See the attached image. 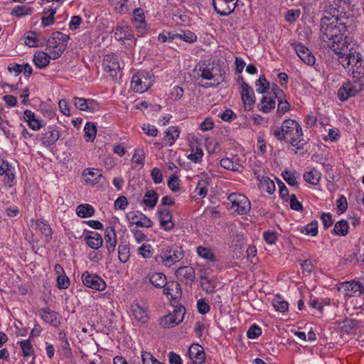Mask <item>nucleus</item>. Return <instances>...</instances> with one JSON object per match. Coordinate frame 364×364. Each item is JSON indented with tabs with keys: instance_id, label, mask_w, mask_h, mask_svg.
I'll list each match as a JSON object with an SVG mask.
<instances>
[{
	"instance_id": "f257e3e1",
	"label": "nucleus",
	"mask_w": 364,
	"mask_h": 364,
	"mask_svg": "<svg viewBox=\"0 0 364 364\" xmlns=\"http://www.w3.org/2000/svg\"><path fill=\"white\" fill-rule=\"evenodd\" d=\"M347 21L348 18L334 15L325 16L321 20V38L328 43V47L335 53L349 50L352 38L345 36L348 31Z\"/></svg>"
},
{
	"instance_id": "f03ea898",
	"label": "nucleus",
	"mask_w": 364,
	"mask_h": 364,
	"mask_svg": "<svg viewBox=\"0 0 364 364\" xmlns=\"http://www.w3.org/2000/svg\"><path fill=\"white\" fill-rule=\"evenodd\" d=\"M272 133L278 140H285L298 148L303 136L300 124L296 120L291 119L284 120L280 127L272 130Z\"/></svg>"
},
{
	"instance_id": "7ed1b4c3",
	"label": "nucleus",
	"mask_w": 364,
	"mask_h": 364,
	"mask_svg": "<svg viewBox=\"0 0 364 364\" xmlns=\"http://www.w3.org/2000/svg\"><path fill=\"white\" fill-rule=\"evenodd\" d=\"M158 252L154 256V260L165 267L173 266L184 257L183 248L174 245L161 244Z\"/></svg>"
},
{
	"instance_id": "20e7f679",
	"label": "nucleus",
	"mask_w": 364,
	"mask_h": 364,
	"mask_svg": "<svg viewBox=\"0 0 364 364\" xmlns=\"http://www.w3.org/2000/svg\"><path fill=\"white\" fill-rule=\"evenodd\" d=\"M338 60L353 78L359 79L364 75V60L359 53L349 50L344 53H336Z\"/></svg>"
},
{
	"instance_id": "39448f33",
	"label": "nucleus",
	"mask_w": 364,
	"mask_h": 364,
	"mask_svg": "<svg viewBox=\"0 0 364 364\" xmlns=\"http://www.w3.org/2000/svg\"><path fill=\"white\" fill-rule=\"evenodd\" d=\"M69 36L61 32H55L48 38L47 43V50L53 56V59L58 58L65 51Z\"/></svg>"
},
{
	"instance_id": "423d86ee",
	"label": "nucleus",
	"mask_w": 364,
	"mask_h": 364,
	"mask_svg": "<svg viewBox=\"0 0 364 364\" xmlns=\"http://www.w3.org/2000/svg\"><path fill=\"white\" fill-rule=\"evenodd\" d=\"M198 78L210 81L205 84V87H215L225 81V71L219 67L200 68L197 71Z\"/></svg>"
},
{
	"instance_id": "0eeeda50",
	"label": "nucleus",
	"mask_w": 364,
	"mask_h": 364,
	"mask_svg": "<svg viewBox=\"0 0 364 364\" xmlns=\"http://www.w3.org/2000/svg\"><path fill=\"white\" fill-rule=\"evenodd\" d=\"M154 82V75L145 70H140L135 73L131 81V88L136 92H146Z\"/></svg>"
},
{
	"instance_id": "6e6552de",
	"label": "nucleus",
	"mask_w": 364,
	"mask_h": 364,
	"mask_svg": "<svg viewBox=\"0 0 364 364\" xmlns=\"http://www.w3.org/2000/svg\"><path fill=\"white\" fill-rule=\"evenodd\" d=\"M362 89L363 84L359 80H347L338 90L337 96L341 102H345L350 97H355Z\"/></svg>"
},
{
	"instance_id": "1a4fd4ad",
	"label": "nucleus",
	"mask_w": 364,
	"mask_h": 364,
	"mask_svg": "<svg viewBox=\"0 0 364 364\" xmlns=\"http://www.w3.org/2000/svg\"><path fill=\"white\" fill-rule=\"evenodd\" d=\"M237 84L245 109L251 110L255 103V95L253 89L244 80L242 76L237 78Z\"/></svg>"
},
{
	"instance_id": "9d476101",
	"label": "nucleus",
	"mask_w": 364,
	"mask_h": 364,
	"mask_svg": "<svg viewBox=\"0 0 364 364\" xmlns=\"http://www.w3.org/2000/svg\"><path fill=\"white\" fill-rule=\"evenodd\" d=\"M228 200L231 203V209L238 215H245L251 208L250 202L245 195L232 193L228 196Z\"/></svg>"
},
{
	"instance_id": "9b49d317",
	"label": "nucleus",
	"mask_w": 364,
	"mask_h": 364,
	"mask_svg": "<svg viewBox=\"0 0 364 364\" xmlns=\"http://www.w3.org/2000/svg\"><path fill=\"white\" fill-rule=\"evenodd\" d=\"M185 309L182 306H176L173 313L160 318L159 324L164 328H173L183 321Z\"/></svg>"
},
{
	"instance_id": "f8f14e48",
	"label": "nucleus",
	"mask_w": 364,
	"mask_h": 364,
	"mask_svg": "<svg viewBox=\"0 0 364 364\" xmlns=\"http://www.w3.org/2000/svg\"><path fill=\"white\" fill-rule=\"evenodd\" d=\"M102 68L112 79L116 78L121 71L118 56L114 53L105 55L102 60Z\"/></svg>"
},
{
	"instance_id": "ddd939ff",
	"label": "nucleus",
	"mask_w": 364,
	"mask_h": 364,
	"mask_svg": "<svg viewBox=\"0 0 364 364\" xmlns=\"http://www.w3.org/2000/svg\"><path fill=\"white\" fill-rule=\"evenodd\" d=\"M82 284L88 288L96 291H102L107 287L105 280L96 274H92L88 271L82 273L81 276Z\"/></svg>"
},
{
	"instance_id": "4468645a",
	"label": "nucleus",
	"mask_w": 364,
	"mask_h": 364,
	"mask_svg": "<svg viewBox=\"0 0 364 364\" xmlns=\"http://www.w3.org/2000/svg\"><path fill=\"white\" fill-rule=\"evenodd\" d=\"M338 289L347 297L358 296L364 292V287L358 281L342 282L339 284Z\"/></svg>"
},
{
	"instance_id": "2eb2a0df",
	"label": "nucleus",
	"mask_w": 364,
	"mask_h": 364,
	"mask_svg": "<svg viewBox=\"0 0 364 364\" xmlns=\"http://www.w3.org/2000/svg\"><path fill=\"white\" fill-rule=\"evenodd\" d=\"M72 103L80 111L92 113L100 109L98 102L93 99L74 97Z\"/></svg>"
},
{
	"instance_id": "dca6fc26",
	"label": "nucleus",
	"mask_w": 364,
	"mask_h": 364,
	"mask_svg": "<svg viewBox=\"0 0 364 364\" xmlns=\"http://www.w3.org/2000/svg\"><path fill=\"white\" fill-rule=\"evenodd\" d=\"M291 46L296 53L299 58L305 64L308 65H314L316 58L307 47L299 42L291 43Z\"/></svg>"
},
{
	"instance_id": "f3484780",
	"label": "nucleus",
	"mask_w": 364,
	"mask_h": 364,
	"mask_svg": "<svg viewBox=\"0 0 364 364\" xmlns=\"http://www.w3.org/2000/svg\"><path fill=\"white\" fill-rule=\"evenodd\" d=\"M238 0H213L215 11L220 16L232 14L237 6Z\"/></svg>"
},
{
	"instance_id": "a211bd4d",
	"label": "nucleus",
	"mask_w": 364,
	"mask_h": 364,
	"mask_svg": "<svg viewBox=\"0 0 364 364\" xmlns=\"http://www.w3.org/2000/svg\"><path fill=\"white\" fill-rule=\"evenodd\" d=\"M157 214L159 215L160 227L163 230L168 231L173 228L174 222L173 220L171 213L168 208L159 206L157 210Z\"/></svg>"
},
{
	"instance_id": "6ab92c4d",
	"label": "nucleus",
	"mask_w": 364,
	"mask_h": 364,
	"mask_svg": "<svg viewBox=\"0 0 364 364\" xmlns=\"http://www.w3.org/2000/svg\"><path fill=\"white\" fill-rule=\"evenodd\" d=\"M130 223L137 227L149 228L153 226V221L141 212H130L127 215Z\"/></svg>"
},
{
	"instance_id": "aec40b11",
	"label": "nucleus",
	"mask_w": 364,
	"mask_h": 364,
	"mask_svg": "<svg viewBox=\"0 0 364 364\" xmlns=\"http://www.w3.org/2000/svg\"><path fill=\"white\" fill-rule=\"evenodd\" d=\"M130 316L141 323H146L149 320L147 310L138 303H133L130 306Z\"/></svg>"
},
{
	"instance_id": "412c9836",
	"label": "nucleus",
	"mask_w": 364,
	"mask_h": 364,
	"mask_svg": "<svg viewBox=\"0 0 364 364\" xmlns=\"http://www.w3.org/2000/svg\"><path fill=\"white\" fill-rule=\"evenodd\" d=\"M85 183L88 186H95L99 183L103 176L99 169L87 168L82 173Z\"/></svg>"
},
{
	"instance_id": "4be33fe9",
	"label": "nucleus",
	"mask_w": 364,
	"mask_h": 364,
	"mask_svg": "<svg viewBox=\"0 0 364 364\" xmlns=\"http://www.w3.org/2000/svg\"><path fill=\"white\" fill-rule=\"evenodd\" d=\"M41 318L47 323L57 327L60 324L61 317L59 314L51 311L48 308H43L39 310Z\"/></svg>"
},
{
	"instance_id": "5701e85b",
	"label": "nucleus",
	"mask_w": 364,
	"mask_h": 364,
	"mask_svg": "<svg viewBox=\"0 0 364 364\" xmlns=\"http://www.w3.org/2000/svg\"><path fill=\"white\" fill-rule=\"evenodd\" d=\"M188 355L193 364H205V353L201 346L191 345L188 349Z\"/></svg>"
},
{
	"instance_id": "b1692460",
	"label": "nucleus",
	"mask_w": 364,
	"mask_h": 364,
	"mask_svg": "<svg viewBox=\"0 0 364 364\" xmlns=\"http://www.w3.org/2000/svg\"><path fill=\"white\" fill-rule=\"evenodd\" d=\"M23 119L33 131H39L44 125L42 121L36 117V114L30 109H26L23 112Z\"/></svg>"
},
{
	"instance_id": "393cba45",
	"label": "nucleus",
	"mask_w": 364,
	"mask_h": 364,
	"mask_svg": "<svg viewBox=\"0 0 364 364\" xmlns=\"http://www.w3.org/2000/svg\"><path fill=\"white\" fill-rule=\"evenodd\" d=\"M30 226L33 229L39 230L41 234L44 236L46 241H50L52 237V230L50 225L42 220H30Z\"/></svg>"
},
{
	"instance_id": "a878e982",
	"label": "nucleus",
	"mask_w": 364,
	"mask_h": 364,
	"mask_svg": "<svg viewBox=\"0 0 364 364\" xmlns=\"http://www.w3.org/2000/svg\"><path fill=\"white\" fill-rule=\"evenodd\" d=\"M133 22L139 33L144 34L146 32L147 25L145 21L144 11L141 9L138 8L134 10Z\"/></svg>"
},
{
	"instance_id": "bb28decb",
	"label": "nucleus",
	"mask_w": 364,
	"mask_h": 364,
	"mask_svg": "<svg viewBox=\"0 0 364 364\" xmlns=\"http://www.w3.org/2000/svg\"><path fill=\"white\" fill-rule=\"evenodd\" d=\"M60 132L53 127H49L42 135L41 143L43 146L49 147L60 139Z\"/></svg>"
},
{
	"instance_id": "cd10ccee",
	"label": "nucleus",
	"mask_w": 364,
	"mask_h": 364,
	"mask_svg": "<svg viewBox=\"0 0 364 364\" xmlns=\"http://www.w3.org/2000/svg\"><path fill=\"white\" fill-rule=\"evenodd\" d=\"M220 164L225 169L232 171H240L242 168L241 161L236 155L221 159Z\"/></svg>"
},
{
	"instance_id": "c85d7f7f",
	"label": "nucleus",
	"mask_w": 364,
	"mask_h": 364,
	"mask_svg": "<svg viewBox=\"0 0 364 364\" xmlns=\"http://www.w3.org/2000/svg\"><path fill=\"white\" fill-rule=\"evenodd\" d=\"M114 37L117 41L130 40L133 34L129 27L124 23H119L113 30Z\"/></svg>"
},
{
	"instance_id": "c756f323",
	"label": "nucleus",
	"mask_w": 364,
	"mask_h": 364,
	"mask_svg": "<svg viewBox=\"0 0 364 364\" xmlns=\"http://www.w3.org/2000/svg\"><path fill=\"white\" fill-rule=\"evenodd\" d=\"M85 241L86 244L92 249L97 250L102 247L103 244V239L102 235L94 231L88 232L85 235Z\"/></svg>"
},
{
	"instance_id": "7c9ffc66",
	"label": "nucleus",
	"mask_w": 364,
	"mask_h": 364,
	"mask_svg": "<svg viewBox=\"0 0 364 364\" xmlns=\"http://www.w3.org/2000/svg\"><path fill=\"white\" fill-rule=\"evenodd\" d=\"M106 247L109 253L113 252L117 245V234L114 228L109 226L105 230Z\"/></svg>"
},
{
	"instance_id": "2f4dec72",
	"label": "nucleus",
	"mask_w": 364,
	"mask_h": 364,
	"mask_svg": "<svg viewBox=\"0 0 364 364\" xmlns=\"http://www.w3.org/2000/svg\"><path fill=\"white\" fill-rule=\"evenodd\" d=\"M196 254L197 255L208 262H218V259L215 254L214 251L209 247H205L203 245L198 246L196 247Z\"/></svg>"
},
{
	"instance_id": "473e14b6",
	"label": "nucleus",
	"mask_w": 364,
	"mask_h": 364,
	"mask_svg": "<svg viewBox=\"0 0 364 364\" xmlns=\"http://www.w3.org/2000/svg\"><path fill=\"white\" fill-rule=\"evenodd\" d=\"M53 59L50 53H47L43 51H36L33 58L34 65L38 68H45L50 63V60Z\"/></svg>"
},
{
	"instance_id": "72a5a7b5",
	"label": "nucleus",
	"mask_w": 364,
	"mask_h": 364,
	"mask_svg": "<svg viewBox=\"0 0 364 364\" xmlns=\"http://www.w3.org/2000/svg\"><path fill=\"white\" fill-rule=\"evenodd\" d=\"M176 276L186 283L192 282L195 279V271L191 267H181L176 271Z\"/></svg>"
},
{
	"instance_id": "f704fd0d",
	"label": "nucleus",
	"mask_w": 364,
	"mask_h": 364,
	"mask_svg": "<svg viewBox=\"0 0 364 364\" xmlns=\"http://www.w3.org/2000/svg\"><path fill=\"white\" fill-rule=\"evenodd\" d=\"M146 278L154 287L159 289H162L167 282L166 276L161 272H149Z\"/></svg>"
},
{
	"instance_id": "c9c22d12",
	"label": "nucleus",
	"mask_w": 364,
	"mask_h": 364,
	"mask_svg": "<svg viewBox=\"0 0 364 364\" xmlns=\"http://www.w3.org/2000/svg\"><path fill=\"white\" fill-rule=\"evenodd\" d=\"M164 289V294H165L169 299L175 300L179 295L181 287L178 283L174 282H167L166 284L162 287Z\"/></svg>"
},
{
	"instance_id": "e433bc0d",
	"label": "nucleus",
	"mask_w": 364,
	"mask_h": 364,
	"mask_svg": "<svg viewBox=\"0 0 364 364\" xmlns=\"http://www.w3.org/2000/svg\"><path fill=\"white\" fill-rule=\"evenodd\" d=\"M180 130L177 126H170L164 132V141L169 146L173 145L179 138Z\"/></svg>"
},
{
	"instance_id": "4c0bfd02",
	"label": "nucleus",
	"mask_w": 364,
	"mask_h": 364,
	"mask_svg": "<svg viewBox=\"0 0 364 364\" xmlns=\"http://www.w3.org/2000/svg\"><path fill=\"white\" fill-rule=\"evenodd\" d=\"M159 200V194L154 190H148L145 192L142 203L146 208L153 210Z\"/></svg>"
},
{
	"instance_id": "58836bf2",
	"label": "nucleus",
	"mask_w": 364,
	"mask_h": 364,
	"mask_svg": "<svg viewBox=\"0 0 364 364\" xmlns=\"http://www.w3.org/2000/svg\"><path fill=\"white\" fill-rule=\"evenodd\" d=\"M145 161V152L143 149H136L132 159V167L133 169L140 170L144 167Z\"/></svg>"
},
{
	"instance_id": "ea45409f",
	"label": "nucleus",
	"mask_w": 364,
	"mask_h": 364,
	"mask_svg": "<svg viewBox=\"0 0 364 364\" xmlns=\"http://www.w3.org/2000/svg\"><path fill=\"white\" fill-rule=\"evenodd\" d=\"M260 188L269 194H272L276 189L275 184L272 180L266 176H257Z\"/></svg>"
},
{
	"instance_id": "a19ab883",
	"label": "nucleus",
	"mask_w": 364,
	"mask_h": 364,
	"mask_svg": "<svg viewBox=\"0 0 364 364\" xmlns=\"http://www.w3.org/2000/svg\"><path fill=\"white\" fill-rule=\"evenodd\" d=\"M275 105L276 102L274 97L270 95H264L258 105V107L259 110L264 113H268L275 107Z\"/></svg>"
},
{
	"instance_id": "79ce46f5",
	"label": "nucleus",
	"mask_w": 364,
	"mask_h": 364,
	"mask_svg": "<svg viewBox=\"0 0 364 364\" xmlns=\"http://www.w3.org/2000/svg\"><path fill=\"white\" fill-rule=\"evenodd\" d=\"M94 213V208L87 203L79 205L76 208V214L82 218L91 217Z\"/></svg>"
},
{
	"instance_id": "37998d69",
	"label": "nucleus",
	"mask_w": 364,
	"mask_h": 364,
	"mask_svg": "<svg viewBox=\"0 0 364 364\" xmlns=\"http://www.w3.org/2000/svg\"><path fill=\"white\" fill-rule=\"evenodd\" d=\"M299 231L301 233L304 234L308 236L314 237L318 235V222L316 220H313L309 224L300 227Z\"/></svg>"
},
{
	"instance_id": "c03bdc74",
	"label": "nucleus",
	"mask_w": 364,
	"mask_h": 364,
	"mask_svg": "<svg viewBox=\"0 0 364 364\" xmlns=\"http://www.w3.org/2000/svg\"><path fill=\"white\" fill-rule=\"evenodd\" d=\"M348 223L345 220H341L335 224L333 232L336 235L345 236L348 233Z\"/></svg>"
},
{
	"instance_id": "a18cd8bd",
	"label": "nucleus",
	"mask_w": 364,
	"mask_h": 364,
	"mask_svg": "<svg viewBox=\"0 0 364 364\" xmlns=\"http://www.w3.org/2000/svg\"><path fill=\"white\" fill-rule=\"evenodd\" d=\"M303 176L306 182L311 185H317L321 179V173L316 169H312L304 173Z\"/></svg>"
},
{
	"instance_id": "49530a36",
	"label": "nucleus",
	"mask_w": 364,
	"mask_h": 364,
	"mask_svg": "<svg viewBox=\"0 0 364 364\" xmlns=\"http://www.w3.org/2000/svg\"><path fill=\"white\" fill-rule=\"evenodd\" d=\"M85 137L87 141H93L97 134V127L92 122H87L84 127Z\"/></svg>"
},
{
	"instance_id": "de8ad7c7",
	"label": "nucleus",
	"mask_w": 364,
	"mask_h": 364,
	"mask_svg": "<svg viewBox=\"0 0 364 364\" xmlns=\"http://www.w3.org/2000/svg\"><path fill=\"white\" fill-rule=\"evenodd\" d=\"M282 176L289 186H297L299 174L296 171L285 170L282 173Z\"/></svg>"
},
{
	"instance_id": "09e8293b",
	"label": "nucleus",
	"mask_w": 364,
	"mask_h": 364,
	"mask_svg": "<svg viewBox=\"0 0 364 364\" xmlns=\"http://www.w3.org/2000/svg\"><path fill=\"white\" fill-rule=\"evenodd\" d=\"M32 13L33 9L31 7L25 5H21L15 6L12 9L11 14L16 17H21L31 15Z\"/></svg>"
},
{
	"instance_id": "8fccbe9b",
	"label": "nucleus",
	"mask_w": 364,
	"mask_h": 364,
	"mask_svg": "<svg viewBox=\"0 0 364 364\" xmlns=\"http://www.w3.org/2000/svg\"><path fill=\"white\" fill-rule=\"evenodd\" d=\"M31 339L28 338L26 340H22L18 341V344H19L21 349L22 350L23 355L24 357L31 356L33 354L34 350L33 346L31 344Z\"/></svg>"
},
{
	"instance_id": "3c124183",
	"label": "nucleus",
	"mask_w": 364,
	"mask_h": 364,
	"mask_svg": "<svg viewBox=\"0 0 364 364\" xmlns=\"http://www.w3.org/2000/svg\"><path fill=\"white\" fill-rule=\"evenodd\" d=\"M137 253L144 259H150L154 255V248L151 244L143 243L138 248Z\"/></svg>"
},
{
	"instance_id": "603ef678",
	"label": "nucleus",
	"mask_w": 364,
	"mask_h": 364,
	"mask_svg": "<svg viewBox=\"0 0 364 364\" xmlns=\"http://www.w3.org/2000/svg\"><path fill=\"white\" fill-rule=\"evenodd\" d=\"M272 306L274 308L280 312H285L289 309V304L287 301H285L282 296H276L272 301Z\"/></svg>"
},
{
	"instance_id": "864d4df0",
	"label": "nucleus",
	"mask_w": 364,
	"mask_h": 364,
	"mask_svg": "<svg viewBox=\"0 0 364 364\" xmlns=\"http://www.w3.org/2000/svg\"><path fill=\"white\" fill-rule=\"evenodd\" d=\"M39 39L38 34L34 31H28L26 33L24 37V43L26 46L31 48L38 47Z\"/></svg>"
},
{
	"instance_id": "5fc2aeb1",
	"label": "nucleus",
	"mask_w": 364,
	"mask_h": 364,
	"mask_svg": "<svg viewBox=\"0 0 364 364\" xmlns=\"http://www.w3.org/2000/svg\"><path fill=\"white\" fill-rule=\"evenodd\" d=\"M203 156V151L200 147H192L191 153L187 156V158L193 163H200Z\"/></svg>"
},
{
	"instance_id": "6e6d98bb",
	"label": "nucleus",
	"mask_w": 364,
	"mask_h": 364,
	"mask_svg": "<svg viewBox=\"0 0 364 364\" xmlns=\"http://www.w3.org/2000/svg\"><path fill=\"white\" fill-rule=\"evenodd\" d=\"M176 38L181 39L185 42L192 43L196 41V35L190 31H182L179 33L176 34Z\"/></svg>"
},
{
	"instance_id": "4d7b16f0",
	"label": "nucleus",
	"mask_w": 364,
	"mask_h": 364,
	"mask_svg": "<svg viewBox=\"0 0 364 364\" xmlns=\"http://www.w3.org/2000/svg\"><path fill=\"white\" fill-rule=\"evenodd\" d=\"M114 9L120 14H127L129 11L127 0H117L112 3Z\"/></svg>"
},
{
	"instance_id": "13d9d810",
	"label": "nucleus",
	"mask_w": 364,
	"mask_h": 364,
	"mask_svg": "<svg viewBox=\"0 0 364 364\" xmlns=\"http://www.w3.org/2000/svg\"><path fill=\"white\" fill-rule=\"evenodd\" d=\"M118 257L121 262H127L130 257L129 248L127 245L120 244L118 247Z\"/></svg>"
},
{
	"instance_id": "bf43d9fd",
	"label": "nucleus",
	"mask_w": 364,
	"mask_h": 364,
	"mask_svg": "<svg viewBox=\"0 0 364 364\" xmlns=\"http://www.w3.org/2000/svg\"><path fill=\"white\" fill-rule=\"evenodd\" d=\"M208 181L207 180H200L197 184L194 193H196L202 198H205L208 193Z\"/></svg>"
},
{
	"instance_id": "052dcab7",
	"label": "nucleus",
	"mask_w": 364,
	"mask_h": 364,
	"mask_svg": "<svg viewBox=\"0 0 364 364\" xmlns=\"http://www.w3.org/2000/svg\"><path fill=\"white\" fill-rule=\"evenodd\" d=\"M256 91L258 93H264L269 87V82L264 75H260L255 82Z\"/></svg>"
},
{
	"instance_id": "680f3d73",
	"label": "nucleus",
	"mask_w": 364,
	"mask_h": 364,
	"mask_svg": "<svg viewBox=\"0 0 364 364\" xmlns=\"http://www.w3.org/2000/svg\"><path fill=\"white\" fill-rule=\"evenodd\" d=\"M167 186L173 192L178 191L181 186V180L179 177L176 174L171 175L168 180Z\"/></svg>"
},
{
	"instance_id": "e2e57ef3",
	"label": "nucleus",
	"mask_w": 364,
	"mask_h": 364,
	"mask_svg": "<svg viewBox=\"0 0 364 364\" xmlns=\"http://www.w3.org/2000/svg\"><path fill=\"white\" fill-rule=\"evenodd\" d=\"M56 282L59 289H66L70 285V279L65 274L58 275L56 279Z\"/></svg>"
},
{
	"instance_id": "0e129e2a",
	"label": "nucleus",
	"mask_w": 364,
	"mask_h": 364,
	"mask_svg": "<svg viewBox=\"0 0 364 364\" xmlns=\"http://www.w3.org/2000/svg\"><path fill=\"white\" fill-rule=\"evenodd\" d=\"M300 15L299 9H290L287 12L285 20L289 23H294L299 18Z\"/></svg>"
},
{
	"instance_id": "69168bd1",
	"label": "nucleus",
	"mask_w": 364,
	"mask_h": 364,
	"mask_svg": "<svg viewBox=\"0 0 364 364\" xmlns=\"http://www.w3.org/2000/svg\"><path fill=\"white\" fill-rule=\"evenodd\" d=\"M141 129L149 136L154 137L158 134V129L152 124H144L141 127Z\"/></svg>"
},
{
	"instance_id": "338daca9",
	"label": "nucleus",
	"mask_w": 364,
	"mask_h": 364,
	"mask_svg": "<svg viewBox=\"0 0 364 364\" xmlns=\"http://www.w3.org/2000/svg\"><path fill=\"white\" fill-rule=\"evenodd\" d=\"M183 88L179 86H174L170 92L169 97L172 100L178 101L183 97Z\"/></svg>"
},
{
	"instance_id": "774afa93",
	"label": "nucleus",
	"mask_w": 364,
	"mask_h": 364,
	"mask_svg": "<svg viewBox=\"0 0 364 364\" xmlns=\"http://www.w3.org/2000/svg\"><path fill=\"white\" fill-rule=\"evenodd\" d=\"M262 333L261 328L254 324L250 326L247 332V336L249 338L255 339L258 338Z\"/></svg>"
}]
</instances>
